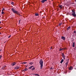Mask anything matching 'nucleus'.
I'll return each mask as SVG.
<instances>
[{"label": "nucleus", "mask_w": 76, "mask_h": 76, "mask_svg": "<svg viewBox=\"0 0 76 76\" xmlns=\"http://www.w3.org/2000/svg\"><path fill=\"white\" fill-rule=\"evenodd\" d=\"M5 67H6V66H4V67H2V69H5Z\"/></svg>", "instance_id": "16"}, {"label": "nucleus", "mask_w": 76, "mask_h": 76, "mask_svg": "<svg viewBox=\"0 0 76 76\" xmlns=\"http://www.w3.org/2000/svg\"><path fill=\"white\" fill-rule=\"evenodd\" d=\"M59 51H62V48H60L59 49Z\"/></svg>", "instance_id": "18"}, {"label": "nucleus", "mask_w": 76, "mask_h": 76, "mask_svg": "<svg viewBox=\"0 0 76 76\" xmlns=\"http://www.w3.org/2000/svg\"><path fill=\"white\" fill-rule=\"evenodd\" d=\"M11 4H12V5H13V4H14V2H11Z\"/></svg>", "instance_id": "23"}, {"label": "nucleus", "mask_w": 76, "mask_h": 76, "mask_svg": "<svg viewBox=\"0 0 76 76\" xmlns=\"http://www.w3.org/2000/svg\"><path fill=\"white\" fill-rule=\"evenodd\" d=\"M50 49H53V47H51Z\"/></svg>", "instance_id": "33"}, {"label": "nucleus", "mask_w": 76, "mask_h": 76, "mask_svg": "<svg viewBox=\"0 0 76 76\" xmlns=\"http://www.w3.org/2000/svg\"><path fill=\"white\" fill-rule=\"evenodd\" d=\"M1 23V22H0V24Z\"/></svg>", "instance_id": "36"}, {"label": "nucleus", "mask_w": 76, "mask_h": 76, "mask_svg": "<svg viewBox=\"0 0 76 76\" xmlns=\"http://www.w3.org/2000/svg\"><path fill=\"white\" fill-rule=\"evenodd\" d=\"M19 69V67L18 66H16V67H15V69H17L18 70V69Z\"/></svg>", "instance_id": "7"}, {"label": "nucleus", "mask_w": 76, "mask_h": 76, "mask_svg": "<svg viewBox=\"0 0 76 76\" xmlns=\"http://www.w3.org/2000/svg\"><path fill=\"white\" fill-rule=\"evenodd\" d=\"M62 5H60L59 6V7L61 9H62Z\"/></svg>", "instance_id": "11"}, {"label": "nucleus", "mask_w": 76, "mask_h": 76, "mask_svg": "<svg viewBox=\"0 0 76 76\" xmlns=\"http://www.w3.org/2000/svg\"><path fill=\"white\" fill-rule=\"evenodd\" d=\"M35 67H33L32 69V70H35Z\"/></svg>", "instance_id": "20"}, {"label": "nucleus", "mask_w": 76, "mask_h": 76, "mask_svg": "<svg viewBox=\"0 0 76 76\" xmlns=\"http://www.w3.org/2000/svg\"><path fill=\"white\" fill-rule=\"evenodd\" d=\"M11 10L14 13H16V14H17V15H20V13H19V12H18V11L15 10V9H14L13 8H12L11 9Z\"/></svg>", "instance_id": "1"}, {"label": "nucleus", "mask_w": 76, "mask_h": 76, "mask_svg": "<svg viewBox=\"0 0 76 76\" xmlns=\"http://www.w3.org/2000/svg\"><path fill=\"white\" fill-rule=\"evenodd\" d=\"M4 12L3 11H2L1 14H3V13H4Z\"/></svg>", "instance_id": "26"}, {"label": "nucleus", "mask_w": 76, "mask_h": 76, "mask_svg": "<svg viewBox=\"0 0 76 76\" xmlns=\"http://www.w3.org/2000/svg\"><path fill=\"white\" fill-rule=\"evenodd\" d=\"M40 64V69H42V66H43V61L42 59H41L39 61Z\"/></svg>", "instance_id": "2"}, {"label": "nucleus", "mask_w": 76, "mask_h": 76, "mask_svg": "<svg viewBox=\"0 0 76 76\" xmlns=\"http://www.w3.org/2000/svg\"><path fill=\"white\" fill-rule=\"evenodd\" d=\"M61 38L62 39H63L64 41H65V37L63 36H62L61 37Z\"/></svg>", "instance_id": "8"}, {"label": "nucleus", "mask_w": 76, "mask_h": 76, "mask_svg": "<svg viewBox=\"0 0 76 76\" xmlns=\"http://www.w3.org/2000/svg\"><path fill=\"white\" fill-rule=\"evenodd\" d=\"M1 57H2V56H1V55L0 56V59H1Z\"/></svg>", "instance_id": "25"}, {"label": "nucleus", "mask_w": 76, "mask_h": 76, "mask_svg": "<svg viewBox=\"0 0 76 76\" xmlns=\"http://www.w3.org/2000/svg\"><path fill=\"white\" fill-rule=\"evenodd\" d=\"M70 29V26H69V27H68L67 28V31L69 30V29Z\"/></svg>", "instance_id": "14"}, {"label": "nucleus", "mask_w": 76, "mask_h": 76, "mask_svg": "<svg viewBox=\"0 0 76 76\" xmlns=\"http://www.w3.org/2000/svg\"><path fill=\"white\" fill-rule=\"evenodd\" d=\"M62 56L63 58L64 59V60H65V56H64V53H62Z\"/></svg>", "instance_id": "4"}, {"label": "nucleus", "mask_w": 76, "mask_h": 76, "mask_svg": "<svg viewBox=\"0 0 76 76\" xmlns=\"http://www.w3.org/2000/svg\"><path fill=\"white\" fill-rule=\"evenodd\" d=\"M50 70H52V69H53V68H51L50 69Z\"/></svg>", "instance_id": "31"}, {"label": "nucleus", "mask_w": 76, "mask_h": 76, "mask_svg": "<svg viewBox=\"0 0 76 76\" xmlns=\"http://www.w3.org/2000/svg\"><path fill=\"white\" fill-rule=\"evenodd\" d=\"M72 15L73 16H74V17H76V12H75V9H73L72 10Z\"/></svg>", "instance_id": "3"}, {"label": "nucleus", "mask_w": 76, "mask_h": 76, "mask_svg": "<svg viewBox=\"0 0 76 76\" xmlns=\"http://www.w3.org/2000/svg\"><path fill=\"white\" fill-rule=\"evenodd\" d=\"M75 42H73V46H72L73 47H75Z\"/></svg>", "instance_id": "15"}, {"label": "nucleus", "mask_w": 76, "mask_h": 76, "mask_svg": "<svg viewBox=\"0 0 76 76\" xmlns=\"http://www.w3.org/2000/svg\"><path fill=\"white\" fill-rule=\"evenodd\" d=\"M4 9H3L2 10V11H4Z\"/></svg>", "instance_id": "28"}, {"label": "nucleus", "mask_w": 76, "mask_h": 76, "mask_svg": "<svg viewBox=\"0 0 76 76\" xmlns=\"http://www.w3.org/2000/svg\"><path fill=\"white\" fill-rule=\"evenodd\" d=\"M46 1L47 0H42V1H41L42 3H44L45 1Z\"/></svg>", "instance_id": "10"}, {"label": "nucleus", "mask_w": 76, "mask_h": 76, "mask_svg": "<svg viewBox=\"0 0 76 76\" xmlns=\"http://www.w3.org/2000/svg\"><path fill=\"white\" fill-rule=\"evenodd\" d=\"M34 75H35V76H39V75L38 74H34Z\"/></svg>", "instance_id": "17"}, {"label": "nucleus", "mask_w": 76, "mask_h": 76, "mask_svg": "<svg viewBox=\"0 0 76 76\" xmlns=\"http://www.w3.org/2000/svg\"><path fill=\"white\" fill-rule=\"evenodd\" d=\"M11 64V65H12V66H15V64H16V62H13Z\"/></svg>", "instance_id": "6"}, {"label": "nucleus", "mask_w": 76, "mask_h": 76, "mask_svg": "<svg viewBox=\"0 0 76 76\" xmlns=\"http://www.w3.org/2000/svg\"><path fill=\"white\" fill-rule=\"evenodd\" d=\"M76 31H74V34H75V33H76Z\"/></svg>", "instance_id": "29"}, {"label": "nucleus", "mask_w": 76, "mask_h": 76, "mask_svg": "<svg viewBox=\"0 0 76 76\" xmlns=\"http://www.w3.org/2000/svg\"><path fill=\"white\" fill-rule=\"evenodd\" d=\"M0 34H1V33H0Z\"/></svg>", "instance_id": "39"}, {"label": "nucleus", "mask_w": 76, "mask_h": 76, "mask_svg": "<svg viewBox=\"0 0 76 76\" xmlns=\"http://www.w3.org/2000/svg\"><path fill=\"white\" fill-rule=\"evenodd\" d=\"M33 64V63L32 62H30L29 63V64H30L31 65H32Z\"/></svg>", "instance_id": "22"}, {"label": "nucleus", "mask_w": 76, "mask_h": 76, "mask_svg": "<svg viewBox=\"0 0 76 76\" xmlns=\"http://www.w3.org/2000/svg\"><path fill=\"white\" fill-rule=\"evenodd\" d=\"M62 51H63V50H64V48H62Z\"/></svg>", "instance_id": "27"}, {"label": "nucleus", "mask_w": 76, "mask_h": 76, "mask_svg": "<svg viewBox=\"0 0 76 76\" xmlns=\"http://www.w3.org/2000/svg\"><path fill=\"white\" fill-rule=\"evenodd\" d=\"M75 2H76V0H75Z\"/></svg>", "instance_id": "38"}, {"label": "nucleus", "mask_w": 76, "mask_h": 76, "mask_svg": "<svg viewBox=\"0 0 76 76\" xmlns=\"http://www.w3.org/2000/svg\"><path fill=\"white\" fill-rule=\"evenodd\" d=\"M11 37V35L9 36V37H8L9 38H10Z\"/></svg>", "instance_id": "30"}, {"label": "nucleus", "mask_w": 76, "mask_h": 76, "mask_svg": "<svg viewBox=\"0 0 76 76\" xmlns=\"http://www.w3.org/2000/svg\"><path fill=\"white\" fill-rule=\"evenodd\" d=\"M66 49H67V48H64V50H66Z\"/></svg>", "instance_id": "32"}, {"label": "nucleus", "mask_w": 76, "mask_h": 76, "mask_svg": "<svg viewBox=\"0 0 76 76\" xmlns=\"http://www.w3.org/2000/svg\"><path fill=\"white\" fill-rule=\"evenodd\" d=\"M69 64V61H68L66 62V63L65 64H66V66L67 67V65L68 64Z\"/></svg>", "instance_id": "9"}, {"label": "nucleus", "mask_w": 76, "mask_h": 76, "mask_svg": "<svg viewBox=\"0 0 76 76\" xmlns=\"http://www.w3.org/2000/svg\"><path fill=\"white\" fill-rule=\"evenodd\" d=\"M35 15L36 16H38V14L37 13L35 14Z\"/></svg>", "instance_id": "21"}, {"label": "nucleus", "mask_w": 76, "mask_h": 76, "mask_svg": "<svg viewBox=\"0 0 76 76\" xmlns=\"http://www.w3.org/2000/svg\"><path fill=\"white\" fill-rule=\"evenodd\" d=\"M33 66H31L30 67H29L28 68V69H32V67H33Z\"/></svg>", "instance_id": "12"}, {"label": "nucleus", "mask_w": 76, "mask_h": 76, "mask_svg": "<svg viewBox=\"0 0 76 76\" xmlns=\"http://www.w3.org/2000/svg\"><path fill=\"white\" fill-rule=\"evenodd\" d=\"M69 70H73V67H72V66H70L69 68Z\"/></svg>", "instance_id": "5"}, {"label": "nucleus", "mask_w": 76, "mask_h": 76, "mask_svg": "<svg viewBox=\"0 0 76 76\" xmlns=\"http://www.w3.org/2000/svg\"><path fill=\"white\" fill-rule=\"evenodd\" d=\"M62 24V23H59V26H60V25H61Z\"/></svg>", "instance_id": "24"}, {"label": "nucleus", "mask_w": 76, "mask_h": 76, "mask_svg": "<svg viewBox=\"0 0 76 76\" xmlns=\"http://www.w3.org/2000/svg\"><path fill=\"white\" fill-rule=\"evenodd\" d=\"M20 20L19 21V23H20Z\"/></svg>", "instance_id": "35"}, {"label": "nucleus", "mask_w": 76, "mask_h": 76, "mask_svg": "<svg viewBox=\"0 0 76 76\" xmlns=\"http://www.w3.org/2000/svg\"><path fill=\"white\" fill-rule=\"evenodd\" d=\"M21 64H26V63H27V62H22V63H21Z\"/></svg>", "instance_id": "19"}, {"label": "nucleus", "mask_w": 76, "mask_h": 76, "mask_svg": "<svg viewBox=\"0 0 76 76\" xmlns=\"http://www.w3.org/2000/svg\"><path fill=\"white\" fill-rule=\"evenodd\" d=\"M63 61H64V60L62 59L60 62V63H63Z\"/></svg>", "instance_id": "13"}, {"label": "nucleus", "mask_w": 76, "mask_h": 76, "mask_svg": "<svg viewBox=\"0 0 76 76\" xmlns=\"http://www.w3.org/2000/svg\"><path fill=\"white\" fill-rule=\"evenodd\" d=\"M0 28H1V27H0Z\"/></svg>", "instance_id": "37"}, {"label": "nucleus", "mask_w": 76, "mask_h": 76, "mask_svg": "<svg viewBox=\"0 0 76 76\" xmlns=\"http://www.w3.org/2000/svg\"><path fill=\"white\" fill-rule=\"evenodd\" d=\"M24 70H25V71H26V69H25Z\"/></svg>", "instance_id": "34"}]
</instances>
